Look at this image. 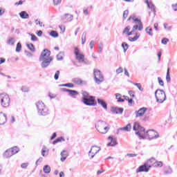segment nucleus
I'll return each mask as SVG.
<instances>
[{
	"label": "nucleus",
	"instance_id": "obj_9",
	"mask_svg": "<svg viewBox=\"0 0 177 177\" xmlns=\"http://www.w3.org/2000/svg\"><path fill=\"white\" fill-rule=\"evenodd\" d=\"M74 53L76 60H78L80 63H81V62H84L85 55L80 53V48H78V47L75 48Z\"/></svg>",
	"mask_w": 177,
	"mask_h": 177
},
{
	"label": "nucleus",
	"instance_id": "obj_6",
	"mask_svg": "<svg viewBox=\"0 0 177 177\" xmlns=\"http://www.w3.org/2000/svg\"><path fill=\"white\" fill-rule=\"evenodd\" d=\"M82 102L85 106H94L97 104L95 96L91 95L87 98H82Z\"/></svg>",
	"mask_w": 177,
	"mask_h": 177
},
{
	"label": "nucleus",
	"instance_id": "obj_26",
	"mask_svg": "<svg viewBox=\"0 0 177 177\" xmlns=\"http://www.w3.org/2000/svg\"><path fill=\"white\" fill-rule=\"evenodd\" d=\"M57 60L58 62H62L64 59V52L60 51L59 54L57 55Z\"/></svg>",
	"mask_w": 177,
	"mask_h": 177
},
{
	"label": "nucleus",
	"instance_id": "obj_7",
	"mask_svg": "<svg viewBox=\"0 0 177 177\" xmlns=\"http://www.w3.org/2000/svg\"><path fill=\"white\" fill-rule=\"evenodd\" d=\"M0 99L2 107H9V106L10 105V97H9V95L8 94H1L0 96Z\"/></svg>",
	"mask_w": 177,
	"mask_h": 177
},
{
	"label": "nucleus",
	"instance_id": "obj_47",
	"mask_svg": "<svg viewBox=\"0 0 177 177\" xmlns=\"http://www.w3.org/2000/svg\"><path fill=\"white\" fill-rule=\"evenodd\" d=\"M128 15H129V11L128 10H124L123 12V20H125L128 17Z\"/></svg>",
	"mask_w": 177,
	"mask_h": 177
},
{
	"label": "nucleus",
	"instance_id": "obj_39",
	"mask_svg": "<svg viewBox=\"0 0 177 177\" xmlns=\"http://www.w3.org/2000/svg\"><path fill=\"white\" fill-rule=\"evenodd\" d=\"M28 35H30L31 37L30 40L32 41L33 42H35L37 41H38V37H37V36L32 33H28Z\"/></svg>",
	"mask_w": 177,
	"mask_h": 177
},
{
	"label": "nucleus",
	"instance_id": "obj_15",
	"mask_svg": "<svg viewBox=\"0 0 177 177\" xmlns=\"http://www.w3.org/2000/svg\"><path fill=\"white\" fill-rule=\"evenodd\" d=\"M111 111L113 114H122L124 113V108H120L118 106H112Z\"/></svg>",
	"mask_w": 177,
	"mask_h": 177
},
{
	"label": "nucleus",
	"instance_id": "obj_4",
	"mask_svg": "<svg viewBox=\"0 0 177 177\" xmlns=\"http://www.w3.org/2000/svg\"><path fill=\"white\" fill-rule=\"evenodd\" d=\"M155 97L157 103L162 104L163 102L167 100V95L165 94V91H164V90L158 88L155 91Z\"/></svg>",
	"mask_w": 177,
	"mask_h": 177
},
{
	"label": "nucleus",
	"instance_id": "obj_25",
	"mask_svg": "<svg viewBox=\"0 0 177 177\" xmlns=\"http://www.w3.org/2000/svg\"><path fill=\"white\" fill-rule=\"evenodd\" d=\"M19 16L21 19H28L30 17V15H28V13H27L26 11H21L19 13Z\"/></svg>",
	"mask_w": 177,
	"mask_h": 177
},
{
	"label": "nucleus",
	"instance_id": "obj_32",
	"mask_svg": "<svg viewBox=\"0 0 177 177\" xmlns=\"http://www.w3.org/2000/svg\"><path fill=\"white\" fill-rule=\"evenodd\" d=\"M50 37H53V38H57L59 37V33L56 30H51L50 32Z\"/></svg>",
	"mask_w": 177,
	"mask_h": 177
},
{
	"label": "nucleus",
	"instance_id": "obj_41",
	"mask_svg": "<svg viewBox=\"0 0 177 177\" xmlns=\"http://www.w3.org/2000/svg\"><path fill=\"white\" fill-rule=\"evenodd\" d=\"M86 42V32H83L82 35V44L84 45Z\"/></svg>",
	"mask_w": 177,
	"mask_h": 177
},
{
	"label": "nucleus",
	"instance_id": "obj_37",
	"mask_svg": "<svg viewBox=\"0 0 177 177\" xmlns=\"http://www.w3.org/2000/svg\"><path fill=\"white\" fill-rule=\"evenodd\" d=\"M48 154V151H46V147L44 146L41 149V156H43V157H46Z\"/></svg>",
	"mask_w": 177,
	"mask_h": 177
},
{
	"label": "nucleus",
	"instance_id": "obj_31",
	"mask_svg": "<svg viewBox=\"0 0 177 177\" xmlns=\"http://www.w3.org/2000/svg\"><path fill=\"white\" fill-rule=\"evenodd\" d=\"M43 170L45 174H50V167L48 165H44Z\"/></svg>",
	"mask_w": 177,
	"mask_h": 177
},
{
	"label": "nucleus",
	"instance_id": "obj_40",
	"mask_svg": "<svg viewBox=\"0 0 177 177\" xmlns=\"http://www.w3.org/2000/svg\"><path fill=\"white\" fill-rule=\"evenodd\" d=\"M59 86H66L67 88H74V84L73 83H66L64 84H59Z\"/></svg>",
	"mask_w": 177,
	"mask_h": 177
},
{
	"label": "nucleus",
	"instance_id": "obj_54",
	"mask_svg": "<svg viewBox=\"0 0 177 177\" xmlns=\"http://www.w3.org/2000/svg\"><path fill=\"white\" fill-rule=\"evenodd\" d=\"M35 21V23H36V26H38V24H39V26L40 27H45V25H42L43 23L41 22V21H38V19H36Z\"/></svg>",
	"mask_w": 177,
	"mask_h": 177
},
{
	"label": "nucleus",
	"instance_id": "obj_64",
	"mask_svg": "<svg viewBox=\"0 0 177 177\" xmlns=\"http://www.w3.org/2000/svg\"><path fill=\"white\" fill-rule=\"evenodd\" d=\"M36 34L37 37H42V34H44V32H42V30H37Z\"/></svg>",
	"mask_w": 177,
	"mask_h": 177
},
{
	"label": "nucleus",
	"instance_id": "obj_53",
	"mask_svg": "<svg viewBox=\"0 0 177 177\" xmlns=\"http://www.w3.org/2000/svg\"><path fill=\"white\" fill-rule=\"evenodd\" d=\"M115 97H116V99H117L118 103H119L120 99H122V98H121V96H122V95L120 93H115Z\"/></svg>",
	"mask_w": 177,
	"mask_h": 177
},
{
	"label": "nucleus",
	"instance_id": "obj_17",
	"mask_svg": "<svg viewBox=\"0 0 177 177\" xmlns=\"http://www.w3.org/2000/svg\"><path fill=\"white\" fill-rule=\"evenodd\" d=\"M72 82L76 85H86V82L82 80L80 77H75L72 80Z\"/></svg>",
	"mask_w": 177,
	"mask_h": 177
},
{
	"label": "nucleus",
	"instance_id": "obj_63",
	"mask_svg": "<svg viewBox=\"0 0 177 177\" xmlns=\"http://www.w3.org/2000/svg\"><path fill=\"white\" fill-rule=\"evenodd\" d=\"M25 53L28 57H32V53H31V52L25 50Z\"/></svg>",
	"mask_w": 177,
	"mask_h": 177
},
{
	"label": "nucleus",
	"instance_id": "obj_20",
	"mask_svg": "<svg viewBox=\"0 0 177 177\" xmlns=\"http://www.w3.org/2000/svg\"><path fill=\"white\" fill-rule=\"evenodd\" d=\"M109 140H111V142L107 144L108 147H114V146H116V145H118V142H117V139L113 138L111 136H109Z\"/></svg>",
	"mask_w": 177,
	"mask_h": 177
},
{
	"label": "nucleus",
	"instance_id": "obj_49",
	"mask_svg": "<svg viewBox=\"0 0 177 177\" xmlns=\"http://www.w3.org/2000/svg\"><path fill=\"white\" fill-rule=\"evenodd\" d=\"M59 75H60V71H57L54 75L55 81H57V80H59Z\"/></svg>",
	"mask_w": 177,
	"mask_h": 177
},
{
	"label": "nucleus",
	"instance_id": "obj_13",
	"mask_svg": "<svg viewBox=\"0 0 177 177\" xmlns=\"http://www.w3.org/2000/svg\"><path fill=\"white\" fill-rule=\"evenodd\" d=\"M60 91L62 92H67L69 95V96H71V97H75L77 95H78V91L75 90H71L66 88H60Z\"/></svg>",
	"mask_w": 177,
	"mask_h": 177
},
{
	"label": "nucleus",
	"instance_id": "obj_16",
	"mask_svg": "<svg viewBox=\"0 0 177 177\" xmlns=\"http://www.w3.org/2000/svg\"><path fill=\"white\" fill-rule=\"evenodd\" d=\"M145 3L147 5V8L151 10L153 13V17L156 16V6L153 4V2L149 1V0H145Z\"/></svg>",
	"mask_w": 177,
	"mask_h": 177
},
{
	"label": "nucleus",
	"instance_id": "obj_28",
	"mask_svg": "<svg viewBox=\"0 0 177 177\" xmlns=\"http://www.w3.org/2000/svg\"><path fill=\"white\" fill-rule=\"evenodd\" d=\"M26 46L30 52H35V46L32 43L27 44Z\"/></svg>",
	"mask_w": 177,
	"mask_h": 177
},
{
	"label": "nucleus",
	"instance_id": "obj_18",
	"mask_svg": "<svg viewBox=\"0 0 177 177\" xmlns=\"http://www.w3.org/2000/svg\"><path fill=\"white\" fill-rule=\"evenodd\" d=\"M7 120L6 114L3 113V112H0V125H5Z\"/></svg>",
	"mask_w": 177,
	"mask_h": 177
},
{
	"label": "nucleus",
	"instance_id": "obj_35",
	"mask_svg": "<svg viewBox=\"0 0 177 177\" xmlns=\"http://www.w3.org/2000/svg\"><path fill=\"white\" fill-rule=\"evenodd\" d=\"M10 149L11 151V153H12V154L14 156H15V154H17V153H19V147H14Z\"/></svg>",
	"mask_w": 177,
	"mask_h": 177
},
{
	"label": "nucleus",
	"instance_id": "obj_38",
	"mask_svg": "<svg viewBox=\"0 0 177 177\" xmlns=\"http://www.w3.org/2000/svg\"><path fill=\"white\" fill-rule=\"evenodd\" d=\"M145 31L147 32V34H148L149 35H150V37H153V28H150V27H147L145 29Z\"/></svg>",
	"mask_w": 177,
	"mask_h": 177
},
{
	"label": "nucleus",
	"instance_id": "obj_44",
	"mask_svg": "<svg viewBox=\"0 0 177 177\" xmlns=\"http://www.w3.org/2000/svg\"><path fill=\"white\" fill-rule=\"evenodd\" d=\"M130 30H131V26H127L126 28H124L122 32L123 34H127L128 35V32H129Z\"/></svg>",
	"mask_w": 177,
	"mask_h": 177
},
{
	"label": "nucleus",
	"instance_id": "obj_56",
	"mask_svg": "<svg viewBox=\"0 0 177 177\" xmlns=\"http://www.w3.org/2000/svg\"><path fill=\"white\" fill-rule=\"evenodd\" d=\"M121 73H124V69L122 68V67H119V68L116 70V73H117V74H121Z\"/></svg>",
	"mask_w": 177,
	"mask_h": 177
},
{
	"label": "nucleus",
	"instance_id": "obj_62",
	"mask_svg": "<svg viewBox=\"0 0 177 177\" xmlns=\"http://www.w3.org/2000/svg\"><path fill=\"white\" fill-rule=\"evenodd\" d=\"M28 167V163H22L21 165V168H23L24 169H26Z\"/></svg>",
	"mask_w": 177,
	"mask_h": 177
},
{
	"label": "nucleus",
	"instance_id": "obj_30",
	"mask_svg": "<svg viewBox=\"0 0 177 177\" xmlns=\"http://www.w3.org/2000/svg\"><path fill=\"white\" fill-rule=\"evenodd\" d=\"M174 171L172 170V167L171 166L167 167V169L164 171V174L165 175H171Z\"/></svg>",
	"mask_w": 177,
	"mask_h": 177
},
{
	"label": "nucleus",
	"instance_id": "obj_27",
	"mask_svg": "<svg viewBox=\"0 0 177 177\" xmlns=\"http://www.w3.org/2000/svg\"><path fill=\"white\" fill-rule=\"evenodd\" d=\"M59 142H66V139H64V137L61 136V137L57 138L53 142V145H56V144L59 143Z\"/></svg>",
	"mask_w": 177,
	"mask_h": 177
},
{
	"label": "nucleus",
	"instance_id": "obj_11",
	"mask_svg": "<svg viewBox=\"0 0 177 177\" xmlns=\"http://www.w3.org/2000/svg\"><path fill=\"white\" fill-rule=\"evenodd\" d=\"M150 168H151V165H147V164H144L141 166H140L137 169H136V173L139 174V172H149L150 171Z\"/></svg>",
	"mask_w": 177,
	"mask_h": 177
},
{
	"label": "nucleus",
	"instance_id": "obj_52",
	"mask_svg": "<svg viewBox=\"0 0 177 177\" xmlns=\"http://www.w3.org/2000/svg\"><path fill=\"white\" fill-rule=\"evenodd\" d=\"M135 86H137L138 88L139 91H141V92H143V88H142V86H140V84L139 83H133Z\"/></svg>",
	"mask_w": 177,
	"mask_h": 177
},
{
	"label": "nucleus",
	"instance_id": "obj_55",
	"mask_svg": "<svg viewBox=\"0 0 177 177\" xmlns=\"http://www.w3.org/2000/svg\"><path fill=\"white\" fill-rule=\"evenodd\" d=\"M21 91H22V92L27 93V92L30 91V88L28 87L22 86L21 87Z\"/></svg>",
	"mask_w": 177,
	"mask_h": 177
},
{
	"label": "nucleus",
	"instance_id": "obj_23",
	"mask_svg": "<svg viewBox=\"0 0 177 177\" xmlns=\"http://www.w3.org/2000/svg\"><path fill=\"white\" fill-rule=\"evenodd\" d=\"M140 37V33L136 32L135 37H129L128 39L130 41V42H135V41H138L139 38Z\"/></svg>",
	"mask_w": 177,
	"mask_h": 177
},
{
	"label": "nucleus",
	"instance_id": "obj_57",
	"mask_svg": "<svg viewBox=\"0 0 177 177\" xmlns=\"http://www.w3.org/2000/svg\"><path fill=\"white\" fill-rule=\"evenodd\" d=\"M158 80L160 86H164V81L161 80V77H158Z\"/></svg>",
	"mask_w": 177,
	"mask_h": 177
},
{
	"label": "nucleus",
	"instance_id": "obj_1",
	"mask_svg": "<svg viewBox=\"0 0 177 177\" xmlns=\"http://www.w3.org/2000/svg\"><path fill=\"white\" fill-rule=\"evenodd\" d=\"M95 128L100 133L104 135V133H107V132H109V130L110 129V124L103 120H99L95 124Z\"/></svg>",
	"mask_w": 177,
	"mask_h": 177
},
{
	"label": "nucleus",
	"instance_id": "obj_29",
	"mask_svg": "<svg viewBox=\"0 0 177 177\" xmlns=\"http://www.w3.org/2000/svg\"><path fill=\"white\" fill-rule=\"evenodd\" d=\"M63 19H66L67 21H73V17L70 14H65L63 17Z\"/></svg>",
	"mask_w": 177,
	"mask_h": 177
},
{
	"label": "nucleus",
	"instance_id": "obj_45",
	"mask_svg": "<svg viewBox=\"0 0 177 177\" xmlns=\"http://www.w3.org/2000/svg\"><path fill=\"white\" fill-rule=\"evenodd\" d=\"M82 99H86L88 97H89L91 95H89V93L86 92V91H83L82 92Z\"/></svg>",
	"mask_w": 177,
	"mask_h": 177
},
{
	"label": "nucleus",
	"instance_id": "obj_22",
	"mask_svg": "<svg viewBox=\"0 0 177 177\" xmlns=\"http://www.w3.org/2000/svg\"><path fill=\"white\" fill-rule=\"evenodd\" d=\"M100 147H97L96 145H93L90 149V151H92L94 154H97L99 151H100Z\"/></svg>",
	"mask_w": 177,
	"mask_h": 177
},
{
	"label": "nucleus",
	"instance_id": "obj_14",
	"mask_svg": "<svg viewBox=\"0 0 177 177\" xmlns=\"http://www.w3.org/2000/svg\"><path fill=\"white\" fill-rule=\"evenodd\" d=\"M146 111H147V108L146 107H142V108H140L138 111H136L135 114H136V118L139 117H143Z\"/></svg>",
	"mask_w": 177,
	"mask_h": 177
},
{
	"label": "nucleus",
	"instance_id": "obj_5",
	"mask_svg": "<svg viewBox=\"0 0 177 177\" xmlns=\"http://www.w3.org/2000/svg\"><path fill=\"white\" fill-rule=\"evenodd\" d=\"M94 81L97 85H100L104 82V76L102 74V71L99 69H93Z\"/></svg>",
	"mask_w": 177,
	"mask_h": 177
},
{
	"label": "nucleus",
	"instance_id": "obj_24",
	"mask_svg": "<svg viewBox=\"0 0 177 177\" xmlns=\"http://www.w3.org/2000/svg\"><path fill=\"white\" fill-rule=\"evenodd\" d=\"M12 156H14L12 151L9 149H7L4 153H3V156L6 158H10V157H12Z\"/></svg>",
	"mask_w": 177,
	"mask_h": 177
},
{
	"label": "nucleus",
	"instance_id": "obj_10",
	"mask_svg": "<svg viewBox=\"0 0 177 177\" xmlns=\"http://www.w3.org/2000/svg\"><path fill=\"white\" fill-rule=\"evenodd\" d=\"M146 135L148 137L149 140H153V139H157L160 137V135L154 130H148L146 131Z\"/></svg>",
	"mask_w": 177,
	"mask_h": 177
},
{
	"label": "nucleus",
	"instance_id": "obj_12",
	"mask_svg": "<svg viewBox=\"0 0 177 177\" xmlns=\"http://www.w3.org/2000/svg\"><path fill=\"white\" fill-rule=\"evenodd\" d=\"M49 57H52V56H50V50H49L48 48H45L42 50L39 57V60H42L44 59H49Z\"/></svg>",
	"mask_w": 177,
	"mask_h": 177
},
{
	"label": "nucleus",
	"instance_id": "obj_8",
	"mask_svg": "<svg viewBox=\"0 0 177 177\" xmlns=\"http://www.w3.org/2000/svg\"><path fill=\"white\" fill-rule=\"evenodd\" d=\"M41 62V68H46L50 65V62L53 61V57H50L48 58H43V59H39Z\"/></svg>",
	"mask_w": 177,
	"mask_h": 177
},
{
	"label": "nucleus",
	"instance_id": "obj_36",
	"mask_svg": "<svg viewBox=\"0 0 177 177\" xmlns=\"http://www.w3.org/2000/svg\"><path fill=\"white\" fill-rule=\"evenodd\" d=\"M166 81L168 84L171 82V75H169V68H167V71L166 75Z\"/></svg>",
	"mask_w": 177,
	"mask_h": 177
},
{
	"label": "nucleus",
	"instance_id": "obj_59",
	"mask_svg": "<svg viewBox=\"0 0 177 177\" xmlns=\"http://www.w3.org/2000/svg\"><path fill=\"white\" fill-rule=\"evenodd\" d=\"M89 46L91 49H93V47L95 46V41H91L89 43Z\"/></svg>",
	"mask_w": 177,
	"mask_h": 177
},
{
	"label": "nucleus",
	"instance_id": "obj_46",
	"mask_svg": "<svg viewBox=\"0 0 177 177\" xmlns=\"http://www.w3.org/2000/svg\"><path fill=\"white\" fill-rule=\"evenodd\" d=\"M102 52H103V43L101 42L99 44L97 53H102Z\"/></svg>",
	"mask_w": 177,
	"mask_h": 177
},
{
	"label": "nucleus",
	"instance_id": "obj_21",
	"mask_svg": "<svg viewBox=\"0 0 177 177\" xmlns=\"http://www.w3.org/2000/svg\"><path fill=\"white\" fill-rule=\"evenodd\" d=\"M97 102L98 104L102 106V107H103L104 110H107V103L106 102V101H104V100L98 98L97 100Z\"/></svg>",
	"mask_w": 177,
	"mask_h": 177
},
{
	"label": "nucleus",
	"instance_id": "obj_58",
	"mask_svg": "<svg viewBox=\"0 0 177 177\" xmlns=\"http://www.w3.org/2000/svg\"><path fill=\"white\" fill-rule=\"evenodd\" d=\"M53 1L55 6L57 5H60V3H62V0H53Z\"/></svg>",
	"mask_w": 177,
	"mask_h": 177
},
{
	"label": "nucleus",
	"instance_id": "obj_42",
	"mask_svg": "<svg viewBox=\"0 0 177 177\" xmlns=\"http://www.w3.org/2000/svg\"><path fill=\"white\" fill-rule=\"evenodd\" d=\"M7 44L8 45H15V39L13 37H10V39H8V40L7 41Z\"/></svg>",
	"mask_w": 177,
	"mask_h": 177
},
{
	"label": "nucleus",
	"instance_id": "obj_2",
	"mask_svg": "<svg viewBox=\"0 0 177 177\" xmlns=\"http://www.w3.org/2000/svg\"><path fill=\"white\" fill-rule=\"evenodd\" d=\"M36 106L39 115L45 117L49 114V109H48V107L45 106V104H44L42 101H39L37 103H36Z\"/></svg>",
	"mask_w": 177,
	"mask_h": 177
},
{
	"label": "nucleus",
	"instance_id": "obj_61",
	"mask_svg": "<svg viewBox=\"0 0 177 177\" xmlns=\"http://www.w3.org/2000/svg\"><path fill=\"white\" fill-rule=\"evenodd\" d=\"M64 156H66V157H68V154L67 153V151L63 150L61 152V157H63Z\"/></svg>",
	"mask_w": 177,
	"mask_h": 177
},
{
	"label": "nucleus",
	"instance_id": "obj_33",
	"mask_svg": "<svg viewBox=\"0 0 177 177\" xmlns=\"http://www.w3.org/2000/svg\"><path fill=\"white\" fill-rule=\"evenodd\" d=\"M122 48H123V52L125 53L127 50H128V48H129V45L127 42L122 43Z\"/></svg>",
	"mask_w": 177,
	"mask_h": 177
},
{
	"label": "nucleus",
	"instance_id": "obj_19",
	"mask_svg": "<svg viewBox=\"0 0 177 177\" xmlns=\"http://www.w3.org/2000/svg\"><path fill=\"white\" fill-rule=\"evenodd\" d=\"M133 23L134 24H138L139 26V31H142L143 30V24L142 23V20H140L139 18L134 17L133 19Z\"/></svg>",
	"mask_w": 177,
	"mask_h": 177
},
{
	"label": "nucleus",
	"instance_id": "obj_60",
	"mask_svg": "<svg viewBox=\"0 0 177 177\" xmlns=\"http://www.w3.org/2000/svg\"><path fill=\"white\" fill-rule=\"evenodd\" d=\"M129 95L131 97H135V91L131 90L129 91Z\"/></svg>",
	"mask_w": 177,
	"mask_h": 177
},
{
	"label": "nucleus",
	"instance_id": "obj_51",
	"mask_svg": "<svg viewBox=\"0 0 177 177\" xmlns=\"http://www.w3.org/2000/svg\"><path fill=\"white\" fill-rule=\"evenodd\" d=\"M95 156H96V154L94 153L93 151H88V157L90 160H92V158H93Z\"/></svg>",
	"mask_w": 177,
	"mask_h": 177
},
{
	"label": "nucleus",
	"instance_id": "obj_48",
	"mask_svg": "<svg viewBox=\"0 0 177 177\" xmlns=\"http://www.w3.org/2000/svg\"><path fill=\"white\" fill-rule=\"evenodd\" d=\"M168 42H169V39H167V38H163L161 40V43L162 44V45H167V44H168Z\"/></svg>",
	"mask_w": 177,
	"mask_h": 177
},
{
	"label": "nucleus",
	"instance_id": "obj_3",
	"mask_svg": "<svg viewBox=\"0 0 177 177\" xmlns=\"http://www.w3.org/2000/svg\"><path fill=\"white\" fill-rule=\"evenodd\" d=\"M133 131H138L136 132V135L140 138V139H145L146 138L145 137V133H146V130L145 127H141L140 124L139 122H136L134 123V125L133 127Z\"/></svg>",
	"mask_w": 177,
	"mask_h": 177
},
{
	"label": "nucleus",
	"instance_id": "obj_43",
	"mask_svg": "<svg viewBox=\"0 0 177 177\" xmlns=\"http://www.w3.org/2000/svg\"><path fill=\"white\" fill-rule=\"evenodd\" d=\"M16 52H17L19 53V52H20L21 50V43L18 42L17 44V47H16Z\"/></svg>",
	"mask_w": 177,
	"mask_h": 177
},
{
	"label": "nucleus",
	"instance_id": "obj_50",
	"mask_svg": "<svg viewBox=\"0 0 177 177\" xmlns=\"http://www.w3.org/2000/svg\"><path fill=\"white\" fill-rule=\"evenodd\" d=\"M147 164H156V158H151L148 161Z\"/></svg>",
	"mask_w": 177,
	"mask_h": 177
},
{
	"label": "nucleus",
	"instance_id": "obj_34",
	"mask_svg": "<svg viewBox=\"0 0 177 177\" xmlns=\"http://www.w3.org/2000/svg\"><path fill=\"white\" fill-rule=\"evenodd\" d=\"M131 124L129 123L127 126L120 128V129H122V131H126L127 132H129V131H131Z\"/></svg>",
	"mask_w": 177,
	"mask_h": 177
}]
</instances>
